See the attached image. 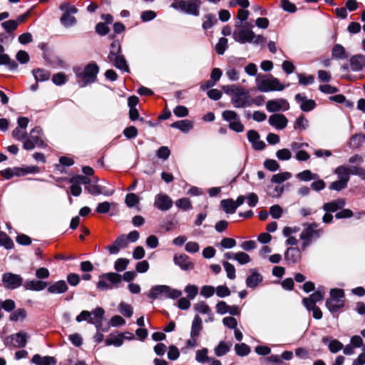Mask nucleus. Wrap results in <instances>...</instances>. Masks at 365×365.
<instances>
[{
    "label": "nucleus",
    "mask_w": 365,
    "mask_h": 365,
    "mask_svg": "<svg viewBox=\"0 0 365 365\" xmlns=\"http://www.w3.org/2000/svg\"><path fill=\"white\" fill-rule=\"evenodd\" d=\"M3 246L7 250L14 247L13 240L4 232H0V247Z\"/></svg>",
    "instance_id": "obj_42"
},
{
    "label": "nucleus",
    "mask_w": 365,
    "mask_h": 365,
    "mask_svg": "<svg viewBox=\"0 0 365 365\" xmlns=\"http://www.w3.org/2000/svg\"><path fill=\"white\" fill-rule=\"evenodd\" d=\"M316 222L304 224V230L300 234L302 240V249L304 250L314 240L320 237L323 230L318 228Z\"/></svg>",
    "instance_id": "obj_5"
},
{
    "label": "nucleus",
    "mask_w": 365,
    "mask_h": 365,
    "mask_svg": "<svg viewBox=\"0 0 365 365\" xmlns=\"http://www.w3.org/2000/svg\"><path fill=\"white\" fill-rule=\"evenodd\" d=\"M235 259L237 260L240 264H245L251 261L249 255L243 252L235 253Z\"/></svg>",
    "instance_id": "obj_57"
},
{
    "label": "nucleus",
    "mask_w": 365,
    "mask_h": 365,
    "mask_svg": "<svg viewBox=\"0 0 365 365\" xmlns=\"http://www.w3.org/2000/svg\"><path fill=\"white\" fill-rule=\"evenodd\" d=\"M170 127L179 129L183 133H187L193 128V123L190 120H181L173 123Z\"/></svg>",
    "instance_id": "obj_28"
},
{
    "label": "nucleus",
    "mask_w": 365,
    "mask_h": 365,
    "mask_svg": "<svg viewBox=\"0 0 365 365\" xmlns=\"http://www.w3.org/2000/svg\"><path fill=\"white\" fill-rule=\"evenodd\" d=\"M85 190L92 195H98L103 193L101 186L88 182Z\"/></svg>",
    "instance_id": "obj_50"
},
{
    "label": "nucleus",
    "mask_w": 365,
    "mask_h": 365,
    "mask_svg": "<svg viewBox=\"0 0 365 365\" xmlns=\"http://www.w3.org/2000/svg\"><path fill=\"white\" fill-rule=\"evenodd\" d=\"M121 54V45L118 40H114L110 44L108 58Z\"/></svg>",
    "instance_id": "obj_43"
},
{
    "label": "nucleus",
    "mask_w": 365,
    "mask_h": 365,
    "mask_svg": "<svg viewBox=\"0 0 365 365\" xmlns=\"http://www.w3.org/2000/svg\"><path fill=\"white\" fill-rule=\"evenodd\" d=\"M175 205L182 210H189L192 208L191 201L187 197H182L175 202Z\"/></svg>",
    "instance_id": "obj_44"
},
{
    "label": "nucleus",
    "mask_w": 365,
    "mask_h": 365,
    "mask_svg": "<svg viewBox=\"0 0 365 365\" xmlns=\"http://www.w3.org/2000/svg\"><path fill=\"white\" fill-rule=\"evenodd\" d=\"M61 24L65 27H70L76 24V19L68 13H63L60 19Z\"/></svg>",
    "instance_id": "obj_40"
},
{
    "label": "nucleus",
    "mask_w": 365,
    "mask_h": 365,
    "mask_svg": "<svg viewBox=\"0 0 365 365\" xmlns=\"http://www.w3.org/2000/svg\"><path fill=\"white\" fill-rule=\"evenodd\" d=\"M108 61L113 63L114 66H115L117 68L126 72L129 71L128 65L127 64V61L123 55L120 54L112 58H109Z\"/></svg>",
    "instance_id": "obj_26"
},
{
    "label": "nucleus",
    "mask_w": 365,
    "mask_h": 365,
    "mask_svg": "<svg viewBox=\"0 0 365 365\" xmlns=\"http://www.w3.org/2000/svg\"><path fill=\"white\" fill-rule=\"evenodd\" d=\"M36 365H56V359L53 356H41L40 354H34L31 359Z\"/></svg>",
    "instance_id": "obj_25"
},
{
    "label": "nucleus",
    "mask_w": 365,
    "mask_h": 365,
    "mask_svg": "<svg viewBox=\"0 0 365 365\" xmlns=\"http://www.w3.org/2000/svg\"><path fill=\"white\" fill-rule=\"evenodd\" d=\"M1 26L8 35L13 39L15 37L14 31L17 29V23L14 20H8L1 23Z\"/></svg>",
    "instance_id": "obj_31"
},
{
    "label": "nucleus",
    "mask_w": 365,
    "mask_h": 365,
    "mask_svg": "<svg viewBox=\"0 0 365 365\" xmlns=\"http://www.w3.org/2000/svg\"><path fill=\"white\" fill-rule=\"evenodd\" d=\"M202 329V321L199 315H195L191 326L190 336L198 337Z\"/></svg>",
    "instance_id": "obj_27"
},
{
    "label": "nucleus",
    "mask_w": 365,
    "mask_h": 365,
    "mask_svg": "<svg viewBox=\"0 0 365 365\" xmlns=\"http://www.w3.org/2000/svg\"><path fill=\"white\" fill-rule=\"evenodd\" d=\"M332 58L336 59H346L348 57V54L341 44H335L331 49Z\"/></svg>",
    "instance_id": "obj_30"
},
{
    "label": "nucleus",
    "mask_w": 365,
    "mask_h": 365,
    "mask_svg": "<svg viewBox=\"0 0 365 365\" xmlns=\"http://www.w3.org/2000/svg\"><path fill=\"white\" fill-rule=\"evenodd\" d=\"M0 65L6 66L10 70H15L18 67L17 63L11 59L9 55L4 53L0 55Z\"/></svg>",
    "instance_id": "obj_36"
},
{
    "label": "nucleus",
    "mask_w": 365,
    "mask_h": 365,
    "mask_svg": "<svg viewBox=\"0 0 365 365\" xmlns=\"http://www.w3.org/2000/svg\"><path fill=\"white\" fill-rule=\"evenodd\" d=\"M298 78L299 83L301 85H311L314 82V76L312 75L307 76L304 73H299L298 74Z\"/></svg>",
    "instance_id": "obj_53"
},
{
    "label": "nucleus",
    "mask_w": 365,
    "mask_h": 365,
    "mask_svg": "<svg viewBox=\"0 0 365 365\" xmlns=\"http://www.w3.org/2000/svg\"><path fill=\"white\" fill-rule=\"evenodd\" d=\"M365 67V56L356 54L350 58V68L353 71H361Z\"/></svg>",
    "instance_id": "obj_23"
},
{
    "label": "nucleus",
    "mask_w": 365,
    "mask_h": 365,
    "mask_svg": "<svg viewBox=\"0 0 365 365\" xmlns=\"http://www.w3.org/2000/svg\"><path fill=\"white\" fill-rule=\"evenodd\" d=\"M225 93L231 96V103L236 108L250 107L253 104L259 106L260 103L257 99L252 98L248 90L237 86L227 85L222 86Z\"/></svg>",
    "instance_id": "obj_1"
},
{
    "label": "nucleus",
    "mask_w": 365,
    "mask_h": 365,
    "mask_svg": "<svg viewBox=\"0 0 365 365\" xmlns=\"http://www.w3.org/2000/svg\"><path fill=\"white\" fill-rule=\"evenodd\" d=\"M68 287L64 280H59L47 287V291L50 294H63L68 291Z\"/></svg>",
    "instance_id": "obj_22"
},
{
    "label": "nucleus",
    "mask_w": 365,
    "mask_h": 365,
    "mask_svg": "<svg viewBox=\"0 0 365 365\" xmlns=\"http://www.w3.org/2000/svg\"><path fill=\"white\" fill-rule=\"evenodd\" d=\"M129 263V260L125 258L118 259L114 264V268L118 272L124 271Z\"/></svg>",
    "instance_id": "obj_56"
},
{
    "label": "nucleus",
    "mask_w": 365,
    "mask_h": 365,
    "mask_svg": "<svg viewBox=\"0 0 365 365\" xmlns=\"http://www.w3.org/2000/svg\"><path fill=\"white\" fill-rule=\"evenodd\" d=\"M292 174L289 172H284L278 174H275L272 178V182L274 183H282L287 180L291 178Z\"/></svg>",
    "instance_id": "obj_48"
},
{
    "label": "nucleus",
    "mask_w": 365,
    "mask_h": 365,
    "mask_svg": "<svg viewBox=\"0 0 365 365\" xmlns=\"http://www.w3.org/2000/svg\"><path fill=\"white\" fill-rule=\"evenodd\" d=\"M106 345L110 346L114 345L115 346H120L123 343V337L122 335H113L110 334V336L106 339L105 341Z\"/></svg>",
    "instance_id": "obj_39"
},
{
    "label": "nucleus",
    "mask_w": 365,
    "mask_h": 365,
    "mask_svg": "<svg viewBox=\"0 0 365 365\" xmlns=\"http://www.w3.org/2000/svg\"><path fill=\"white\" fill-rule=\"evenodd\" d=\"M48 285V283L43 281V280H37V279H27L24 284V288L26 290H31L35 292H40L46 288Z\"/></svg>",
    "instance_id": "obj_18"
},
{
    "label": "nucleus",
    "mask_w": 365,
    "mask_h": 365,
    "mask_svg": "<svg viewBox=\"0 0 365 365\" xmlns=\"http://www.w3.org/2000/svg\"><path fill=\"white\" fill-rule=\"evenodd\" d=\"M73 71L79 86L84 87L96 81L97 74L99 72V67L96 63L91 62L87 64L83 69L81 67L74 68Z\"/></svg>",
    "instance_id": "obj_2"
},
{
    "label": "nucleus",
    "mask_w": 365,
    "mask_h": 365,
    "mask_svg": "<svg viewBox=\"0 0 365 365\" xmlns=\"http://www.w3.org/2000/svg\"><path fill=\"white\" fill-rule=\"evenodd\" d=\"M347 181L344 180H336V181H334L333 182L331 183L330 186H329V188L331 190H337V191H340L343 189H344L345 187H346L347 186Z\"/></svg>",
    "instance_id": "obj_63"
},
{
    "label": "nucleus",
    "mask_w": 365,
    "mask_h": 365,
    "mask_svg": "<svg viewBox=\"0 0 365 365\" xmlns=\"http://www.w3.org/2000/svg\"><path fill=\"white\" fill-rule=\"evenodd\" d=\"M276 156L279 160H288L292 158V153L289 149L283 148L277 151Z\"/></svg>",
    "instance_id": "obj_61"
},
{
    "label": "nucleus",
    "mask_w": 365,
    "mask_h": 365,
    "mask_svg": "<svg viewBox=\"0 0 365 365\" xmlns=\"http://www.w3.org/2000/svg\"><path fill=\"white\" fill-rule=\"evenodd\" d=\"M249 15H250V12L248 10H245V9H239L237 11V18L239 20V21L235 23V26L240 27L241 26H242V22H244L245 21H246L248 19Z\"/></svg>",
    "instance_id": "obj_51"
},
{
    "label": "nucleus",
    "mask_w": 365,
    "mask_h": 365,
    "mask_svg": "<svg viewBox=\"0 0 365 365\" xmlns=\"http://www.w3.org/2000/svg\"><path fill=\"white\" fill-rule=\"evenodd\" d=\"M220 204L226 213L233 214L237 210V205L232 199L222 200Z\"/></svg>",
    "instance_id": "obj_34"
},
{
    "label": "nucleus",
    "mask_w": 365,
    "mask_h": 365,
    "mask_svg": "<svg viewBox=\"0 0 365 365\" xmlns=\"http://www.w3.org/2000/svg\"><path fill=\"white\" fill-rule=\"evenodd\" d=\"M105 311L102 307H96L93 310V318L90 320V324H94L97 331H107V328L103 327V319Z\"/></svg>",
    "instance_id": "obj_13"
},
{
    "label": "nucleus",
    "mask_w": 365,
    "mask_h": 365,
    "mask_svg": "<svg viewBox=\"0 0 365 365\" xmlns=\"http://www.w3.org/2000/svg\"><path fill=\"white\" fill-rule=\"evenodd\" d=\"M249 26L247 23H245L240 28L238 27L234 31L232 36L235 41L243 44L253 41L255 33L248 29Z\"/></svg>",
    "instance_id": "obj_9"
},
{
    "label": "nucleus",
    "mask_w": 365,
    "mask_h": 365,
    "mask_svg": "<svg viewBox=\"0 0 365 365\" xmlns=\"http://www.w3.org/2000/svg\"><path fill=\"white\" fill-rule=\"evenodd\" d=\"M208 350L206 348H203L202 349L197 350L196 352V360L202 364H205L206 362H210L212 359H210L207 356Z\"/></svg>",
    "instance_id": "obj_45"
},
{
    "label": "nucleus",
    "mask_w": 365,
    "mask_h": 365,
    "mask_svg": "<svg viewBox=\"0 0 365 365\" xmlns=\"http://www.w3.org/2000/svg\"><path fill=\"white\" fill-rule=\"evenodd\" d=\"M28 335L26 332L19 331L11 334L4 340L6 346H14L16 348H24L27 344Z\"/></svg>",
    "instance_id": "obj_12"
},
{
    "label": "nucleus",
    "mask_w": 365,
    "mask_h": 365,
    "mask_svg": "<svg viewBox=\"0 0 365 365\" xmlns=\"http://www.w3.org/2000/svg\"><path fill=\"white\" fill-rule=\"evenodd\" d=\"M263 281V277L255 269H250V274L246 279V285L251 289L256 288Z\"/></svg>",
    "instance_id": "obj_21"
},
{
    "label": "nucleus",
    "mask_w": 365,
    "mask_h": 365,
    "mask_svg": "<svg viewBox=\"0 0 365 365\" xmlns=\"http://www.w3.org/2000/svg\"><path fill=\"white\" fill-rule=\"evenodd\" d=\"M128 245V237L125 235H121L115 239L113 244L107 246V250L110 254H117L120 249L125 248Z\"/></svg>",
    "instance_id": "obj_16"
},
{
    "label": "nucleus",
    "mask_w": 365,
    "mask_h": 365,
    "mask_svg": "<svg viewBox=\"0 0 365 365\" xmlns=\"http://www.w3.org/2000/svg\"><path fill=\"white\" fill-rule=\"evenodd\" d=\"M2 283L6 289H15L23 285L24 279L19 274L6 272L2 275Z\"/></svg>",
    "instance_id": "obj_11"
},
{
    "label": "nucleus",
    "mask_w": 365,
    "mask_h": 365,
    "mask_svg": "<svg viewBox=\"0 0 365 365\" xmlns=\"http://www.w3.org/2000/svg\"><path fill=\"white\" fill-rule=\"evenodd\" d=\"M33 74L36 81H45L49 79L51 73L48 71L43 68L33 70Z\"/></svg>",
    "instance_id": "obj_35"
},
{
    "label": "nucleus",
    "mask_w": 365,
    "mask_h": 365,
    "mask_svg": "<svg viewBox=\"0 0 365 365\" xmlns=\"http://www.w3.org/2000/svg\"><path fill=\"white\" fill-rule=\"evenodd\" d=\"M194 309L196 312L201 314H210V307L205 302H200L194 305Z\"/></svg>",
    "instance_id": "obj_58"
},
{
    "label": "nucleus",
    "mask_w": 365,
    "mask_h": 365,
    "mask_svg": "<svg viewBox=\"0 0 365 365\" xmlns=\"http://www.w3.org/2000/svg\"><path fill=\"white\" fill-rule=\"evenodd\" d=\"M365 142V134L359 133L353 135L350 139V147L352 148H359Z\"/></svg>",
    "instance_id": "obj_38"
},
{
    "label": "nucleus",
    "mask_w": 365,
    "mask_h": 365,
    "mask_svg": "<svg viewBox=\"0 0 365 365\" xmlns=\"http://www.w3.org/2000/svg\"><path fill=\"white\" fill-rule=\"evenodd\" d=\"M235 349L236 354L238 356H247L250 352V346L244 343L237 344L235 346Z\"/></svg>",
    "instance_id": "obj_49"
},
{
    "label": "nucleus",
    "mask_w": 365,
    "mask_h": 365,
    "mask_svg": "<svg viewBox=\"0 0 365 365\" xmlns=\"http://www.w3.org/2000/svg\"><path fill=\"white\" fill-rule=\"evenodd\" d=\"M318 175L312 173L309 170H305L297 175V178L301 181H309L311 180H316L318 178Z\"/></svg>",
    "instance_id": "obj_41"
},
{
    "label": "nucleus",
    "mask_w": 365,
    "mask_h": 365,
    "mask_svg": "<svg viewBox=\"0 0 365 365\" xmlns=\"http://www.w3.org/2000/svg\"><path fill=\"white\" fill-rule=\"evenodd\" d=\"M181 294V291L172 289L169 286L157 285L152 287L148 296L151 299H157L161 297H165L171 299H177L180 297Z\"/></svg>",
    "instance_id": "obj_8"
},
{
    "label": "nucleus",
    "mask_w": 365,
    "mask_h": 365,
    "mask_svg": "<svg viewBox=\"0 0 365 365\" xmlns=\"http://www.w3.org/2000/svg\"><path fill=\"white\" fill-rule=\"evenodd\" d=\"M346 202L342 198L331 201L329 202L324 203L323 205V210L327 212H334L338 210L342 209Z\"/></svg>",
    "instance_id": "obj_24"
},
{
    "label": "nucleus",
    "mask_w": 365,
    "mask_h": 365,
    "mask_svg": "<svg viewBox=\"0 0 365 365\" xmlns=\"http://www.w3.org/2000/svg\"><path fill=\"white\" fill-rule=\"evenodd\" d=\"M330 297L326 301V307L329 311L334 314L345 306V293L341 289L334 288L330 290Z\"/></svg>",
    "instance_id": "obj_4"
},
{
    "label": "nucleus",
    "mask_w": 365,
    "mask_h": 365,
    "mask_svg": "<svg viewBox=\"0 0 365 365\" xmlns=\"http://www.w3.org/2000/svg\"><path fill=\"white\" fill-rule=\"evenodd\" d=\"M301 257V251L297 247H289L284 253V259L289 265L298 263Z\"/></svg>",
    "instance_id": "obj_17"
},
{
    "label": "nucleus",
    "mask_w": 365,
    "mask_h": 365,
    "mask_svg": "<svg viewBox=\"0 0 365 365\" xmlns=\"http://www.w3.org/2000/svg\"><path fill=\"white\" fill-rule=\"evenodd\" d=\"M41 128L40 127H35L33 128L30 133V138L36 142V146L39 148H45L46 144L41 138Z\"/></svg>",
    "instance_id": "obj_29"
},
{
    "label": "nucleus",
    "mask_w": 365,
    "mask_h": 365,
    "mask_svg": "<svg viewBox=\"0 0 365 365\" xmlns=\"http://www.w3.org/2000/svg\"><path fill=\"white\" fill-rule=\"evenodd\" d=\"M27 317V312L24 308H19L14 311L9 315V320L11 322H16L18 321H23Z\"/></svg>",
    "instance_id": "obj_32"
},
{
    "label": "nucleus",
    "mask_w": 365,
    "mask_h": 365,
    "mask_svg": "<svg viewBox=\"0 0 365 365\" xmlns=\"http://www.w3.org/2000/svg\"><path fill=\"white\" fill-rule=\"evenodd\" d=\"M227 48V39L225 37H222L219 39L218 42L215 45V51L218 55L224 54L225 51Z\"/></svg>",
    "instance_id": "obj_47"
},
{
    "label": "nucleus",
    "mask_w": 365,
    "mask_h": 365,
    "mask_svg": "<svg viewBox=\"0 0 365 365\" xmlns=\"http://www.w3.org/2000/svg\"><path fill=\"white\" fill-rule=\"evenodd\" d=\"M256 84L259 91L265 93L274 91H281L287 86H289V83L287 86L283 85L278 78L272 76L263 79H260L259 75L257 76L256 78Z\"/></svg>",
    "instance_id": "obj_6"
},
{
    "label": "nucleus",
    "mask_w": 365,
    "mask_h": 365,
    "mask_svg": "<svg viewBox=\"0 0 365 365\" xmlns=\"http://www.w3.org/2000/svg\"><path fill=\"white\" fill-rule=\"evenodd\" d=\"M170 7L184 14L198 16L202 4L200 0H170Z\"/></svg>",
    "instance_id": "obj_3"
},
{
    "label": "nucleus",
    "mask_w": 365,
    "mask_h": 365,
    "mask_svg": "<svg viewBox=\"0 0 365 365\" xmlns=\"http://www.w3.org/2000/svg\"><path fill=\"white\" fill-rule=\"evenodd\" d=\"M295 101L298 103H301L300 108L304 112H309L314 109L317 104L314 100L307 99L305 96L302 95L301 93H297L295 96Z\"/></svg>",
    "instance_id": "obj_20"
},
{
    "label": "nucleus",
    "mask_w": 365,
    "mask_h": 365,
    "mask_svg": "<svg viewBox=\"0 0 365 365\" xmlns=\"http://www.w3.org/2000/svg\"><path fill=\"white\" fill-rule=\"evenodd\" d=\"M120 313L125 317H130L133 315V311L131 305L125 302H121L119 305Z\"/></svg>",
    "instance_id": "obj_55"
},
{
    "label": "nucleus",
    "mask_w": 365,
    "mask_h": 365,
    "mask_svg": "<svg viewBox=\"0 0 365 365\" xmlns=\"http://www.w3.org/2000/svg\"><path fill=\"white\" fill-rule=\"evenodd\" d=\"M342 349V343L337 339H333L329 344V349L331 353H336Z\"/></svg>",
    "instance_id": "obj_64"
},
{
    "label": "nucleus",
    "mask_w": 365,
    "mask_h": 365,
    "mask_svg": "<svg viewBox=\"0 0 365 365\" xmlns=\"http://www.w3.org/2000/svg\"><path fill=\"white\" fill-rule=\"evenodd\" d=\"M280 98L277 100H270L267 103V109L269 112H277L280 110Z\"/></svg>",
    "instance_id": "obj_60"
},
{
    "label": "nucleus",
    "mask_w": 365,
    "mask_h": 365,
    "mask_svg": "<svg viewBox=\"0 0 365 365\" xmlns=\"http://www.w3.org/2000/svg\"><path fill=\"white\" fill-rule=\"evenodd\" d=\"M71 183H75L76 185H87L88 182H91V179L88 178L87 176L78 175H76L70 179Z\"/></svg>",
    "instance_id": "obj_52"
},
{
    "label": "nucleus",
    "mask_w": 365,
    "mask_h": 365,
    "mask_svg": "<svg viewBox=\"0 0 365 365\" xmlns=\"http://www.w3.org/2000/svg\"><path fill=\"white\" fill-rule=\"evenodd\" d=\"M174 263L179 266L182 270H191L194 269L195 264L185 254H175L173 257Z\"/></svg>",
    "instance_id": "obj_15"
},
{
    "label": "nucleus",
    "mask_w": 365,
    "mask_h": 365,
    "mask_svg": "<svg viewBox=\"0 0 365 365\" xmlns=\"http://www.w3.org/2000/svg\"><path fill=\"white\" fill-rule=\"evenodd\" d=\"M222 118L229 122V128L237 133H241L244 131L245 126L241 123L240 116L238 114L231 110H227L222 112Z\"/></svg>",
    "instance_id": "obj_10"
},
{
    "label": "nucleus",
    "mask_w": 365,
    "mask_h": 365,
    "mask_svg": "<svg viewBox=\"0 0 365 365\" xmlns=\"http://www.w3.org/2000/svg\"><path fill=\"white\" fill-rule=\"evenodd\" d=\"M205 21L202 24V27L205 31L211 29L214 25L217 23V19L215 14H207L204 16Z\"/></svg>",
    "instance_id": "obj_33"
},
{
    "label": "nucleus",
    "mask_w": 365,
    "mask_h": 365,
    "mask_svg": "<svg viewBox=\"0 0 365 365\" xmlns=\"http://www.w3.org/2000/svg\"><path fill=\"white\" fill-rule=\"evenodd\" d=\"M288 120L283 114L276 113L269 116V123L278 130H282L287 127Z\"/></svg>",
    "instance_id": "obj_19"
},
{
    "label": "nucleus",
    "mask_w": 365,
    "mask_h": 365,
    "mask_svg": "<svg viewBox=\"0 0 365 365\" xmlns=\"http://www.w3.org/2000/svg\"><path fill=\"white\" fill-rule=\"evenodd\" d=\"M222 264L227 272V277L230 279H234L236 277L235 267L227 261L223 262Z\"/></svg>",
    "instance_id": "obj_59"
},
{
    "label": "nucleus",
    "mask_w": 365,
    "mask_h": 365,
    "mask_svg": "<svg viewBox=\"0 0 365 365\" xmlns=\"http://www.w3.org/2000/svg\"><path fill=\"white\" fill-rule=\"evenodd\" d=\"M335 173L338 175L339 180L349 181V173L348 171V166L341 165L336 168Z\"/></svg>",
    "instance_id": "obj_46"
},
{
    "label": "nucleus",
    "mask_w": 365,
    "mask_h": 365,
    "mask_svg": "<svg viewBox=\"0 0 365 365\" xmlns=\"http://www.w3.org/2000/svg\"><path fill=\"white\" fill-rule=\"evenodd\" d=\"M125 202L128 207H133L139 202V197L135 193H128L125 196Z\"/></svg>",
    "instance_id": "obj_54"
},
{
    "label": "nucleus",
    "mask_w": 365,
    "mask_h": 365,
    "mask_svg": "<svg viewBox=\"0 0 365 365\" xmlns=\"http://www.w3.org/2000/svg\"><path fill=\"white\" fill-rule=\"evenodd\" d=\"M172 199L166 194L160 193L155 196L154 205L161 211H167L173 206Z\"/></svg>",
    "instance_id": "obj_14"
},
{
    "label": "nucleus",
    "mask_w": 365,
    "mask_h": 365,
    "mask_svg": "<svg viewBox=\"0 0 365 365\" xmlns=\"http://www.w3.org/2000/svg\"><path fill=\"white\" fill-rule=\"evenodd\" d=\"M122 276L115 272H108L102 274L99 276V280L96 284L98 289L106 291L117 287L121 282Z\"/></svg>",
    "instance_id": "obj_7"
},
{
    "label": "nucleus",
    "mask_w": 365,
    "mask_h": 365,
    "mask_svg": "<svg viewBox=\"0 0 365 365\" xmlns=\"http://www.w3.org/2000/svg\"><path fill=\"white\" fill-rule=\"evenodd\" d=\"M232 344H227L225 341H220L215 349V354L217 356H222L230 350Z\"/></svg>",
    "instance_id": "obj_37"
},
{
    "label": "nucleus",
    "mask_w": 365,
    "mask_h": 365,
    "mask_svg": "<svg viewBox=\"0 0 365 365\" xmlns=\"http://www.w3.org/2000/svg\"><path fill=\"white\" fill-rule=\"evenodd\" d=\"M308 126V120L304 118V115H300L299 118H297L294 128V129H306Z\"/></svg>",
    "instance_id": "obj_62"
}]
</instances>
